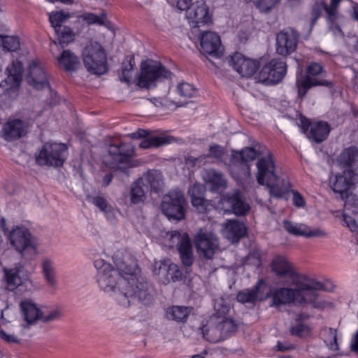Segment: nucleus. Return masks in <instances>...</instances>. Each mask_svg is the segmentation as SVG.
Listing matches in <instances>:
<instances>
[{"instance_id":"obj_26","label":"nucleus","mask_w":358,"mask_h":358,"mask_svg":"<svg viewBox=\"0 0 358 358\" xmlns=\"http://www.w3.org/2000/svg\"><path fill=\"white\" fill-rule=\"evenodd\" d=\"M26 132L27 127L24 122L18 119L8 120L2 128V135L8 141L18 139L24 136Z\"/></svg>"},{"instance_id":"obj_2","label":"nucleus","mask_w":358,"mask_h":358,"mask_svg":"<svg viewBox=\"0 0 358 358\" xmlns=\"http://www.w3.org/2000/svg\"><path fill=\"white\" fill-rule=\"evenodd\" d=\"M295 289L280 287L271 291L268 295L272 301L271 306L279 307L291 303L301 305H310L311 307L322 309L325 307V302L317 294V290L322 288V285L315 280L294 281Z\"/></svg>"},{"instance_id":"obj_46","label":"nucleus","mask_w":358,"mask_h":358,"mask_svg":"<svg viewBox=\"0 0 358 358\" xmlns=\"http://www.w3.org/2000/svg\"><path fill=\"white\" fill-rule=\"evenodd\" d=\"M78 18L79 20L85 22L88 25H105L107 16L105 13H102L100 15H97L92 13H84L79 15Z\"/></svg>"},{"instance_id":"obj_16","label":"nucleus","mask_w":358,"mask_h":358,"mask_svg":"<svg viewBox=\"0 0 358 358\" xmlns=\"http://www.w3.org/2000/svg\"><path fill=\"white\" fill-rule=\"evenodd\" d=\"M197 251L205 257L210 259L218 249V240L211 231L200 229L194 237Z\"/></svg>"},{"instance_id":"obj_51","label":"nucleus","mask_w":358,"mask_h":358,"mask_svg":"<svg viewBox=\"0 0 358 358\" xmlns=\"http://www.w3.org/2000/svg\"><path fill=\"white\" fill-rule=\"evenodd\" d=\"M280 1V0H258L257 7L262 12H268L275 7Z\"/></svg>"},{"instance_id":"obj_41","label":"nucleus","mask_w":358,"mask_h":358,"mask_svg":"<svg viewBox=\"0 0 358 358\" xmlns=\"http://www.w3.org/2000/svg\"><path fill=\"white\" fill-rule=\"evenodd\" d=\"M148 190L145 189L144 185L138 178L131 186L130 199L131 202L134 204L143 202L145 199L146 192Z\"/></svg>"},{"instance_id":"obj_14","label":"nucleus","mask_w":358,"mask_h":358,"mask_svg":"<svg viewBox=\"0 0 358 358\" xmlns=\"http://www.w3.org/2000/svg\"><path fill=\"white\" fill-rule=\"evenodd\" d=\"M186 17L192 27L210 25L213 22L212 14L203 1H198L190 5L186 11Z\"/></svg>"},{"instance_id":"obj_59","label":"nucleus","mask_w":358,"mask_h":358,"mask_svg":"<svg viewBox=\"0 0 358 358\" xmlns=\"http://www.w3.org/2000/svg\"><path fill=\"white\" fill-rule=\"evenodd\" d=\"M0 338L8 343H19V338L15 335L7 334L1 329H0Z\"/></svg>"},{"instance_id":"obj_58","label":"nucleus","mask_w":358,"mask_h":358,"mask_svg":"<svg viewBox=\"0 0 358 358\" xmlns=\"http://www.w3.org/2000/svg\"><path fill=\"white\" fill-rule=\"evenodd\" d=\"M343 221L351 231L355 232L358 230V225L355 220L350 216L347 215L345 213L343 214Z\"/></svg>"},{"instance_id":"obj_13","label":"nucleus","mask_w":358,"mask_h":358,"mask_svg":"<svg viewBox=\"0 0 358 358\" xmlns=\"http://www.w3.org/2000/svg\"><path fill=\"white\" fill-rule=\"evenodd\" d=\"M286 71L285 62L279 59H273L262 68L258 78L260 82L267 85L276 84L282 80Z\"/></svg>"},{"instance_id":"obj_56","label":"nucleus","mask_w":358,"mask_h":358,"mask_svg":"<svg viewBox=\"0 0 358 358\" xmlns=\"http://www.w3.org/2000/svg\"><path fill=\"white\" fill-rule=\"evenodd\" d=\"M340 16L335 20H327L329 23V30L332 32L334 36L336 37H342L343 34L340 28V27L337 24L336 21L338 20Z\"/></svg>"},{"instance_id":"obj_52","label":"nucleus","mask_w":358,"mask_h":358,"mask_svg":"<svg viewBox=\"0 0 358 358\" xmlns=\"http://www.w3.org/2000/svg\"><path fill=\"white\" fill-rule=\"evenodd\" d=\"M61 317V311L58 308L50 310L48 313L42 312L41 320L43 322H49L58 320Z\"/></svg>"},{"instance_id":"obj_63","label":"nucleus","mask_w":358,"mask_h":358,"mask_svg":"<svg viewBox=\"0 0 358 358\" xmlns=\"http://www.w3.org/2000/svg\"><path fill=\"white\" fill-rule=\"evenodd\" d=\"M293 348H294V346L291 344H284L280 341H278L276 345V348L279 351H285V350L292 349Z\"/></svg>"},{"instance_id":"obj_62","label":"nucleus","mask_w":358,"mask_h":358,"mask_svg":"<svg viewBox=\"0 0 358 358\" xmlns=\"http://www.w3.org/2000/svg\"><path fill=\"white\" fill-rule=\"evenodd\" d=\"M351 8L352 10V17L355 20L358 21V3L351 1Z\"/></svg>"},{"instance_id":"obj_19","label":"nucleus","mask_w":358,"mask_h":358,"mask_svg":"<svg viewBox=\"0 0 358 358\" xmlns=\"http://www.w3.org/2000/svg\"><path fill=\"white\" fill-rule=\"evenodd\" d=\"M148 131L139 129L135 132L131 133L128 136L132 139L145 138L141 141L139 147L143 149H150L171 144L175 142L173 136L162 134L148 136Z\"/></svg>"},{"instance_id":"obj_38","label":"nucleus","mask_w":358,"mask_h":358,"mask_svg":"<svg viewBox=\"0 0 358 358\" xmlns=\"http://www.w3.org/2000/svg\"><path fill=\"white\" fill-rule=\"evenodd\" d=\"M57 62L60 67L67 71H75L80 64L78 57L69 50H65L57 58Z\"/></svg>"},{"instance_id":"obj_20","label":"nucleus","mask_w":358,"mask_h":358,"mask_svg":"<svg viewBox=\"0 0 358 358\" xmlns=\"http://www.w3.org/2000/svg\"><path fill=\"white\" fill-rule=\"evenodd\" d=\"M285 230L290 234L305 238H326L328 233L321 228L314 227L303 223H296L288 220L283 221Z\"/></svg>"},{"instance_id":"obj_45","label":"nucleus","mask_w":358,"mask_h":358,"mask_svg":"<svg viewBox=\"0 0 358 358\" xmlns=\"http://www.w3.org/2000/svg\"><path fill=\"white\" fill-rule=\"evenodd\" d=\"M57 36V40L62 46L68 45L75 39V33L73 29L67 26H63L59 28V30L55 31Z\"/></svg>"},{"instance_id":"obj_30","label":"nucleus","mask_w":358,"mask_h":358,"mask_svg":"<svg viewBox=\"0 0 358 358\" xmlns=\"http://www.w3.org/2000/svg\"><path fill=\"white\" fill-rule=\"evenodd\" d=\"M202 178L212 192L222 191L227 187V180L223 174L215 169L205 170Z\"/></svg>"},{"instance_id":"obj_49","label":"nucleus","mask_w":358,"mask_h":358,"mask_svg":"<svg viewBox=\"0 0 358 358\" xmlns=\"http://www.w3.org/2000/svg\"><path fill=\"white\" fill-rule=\"evenodd\" d=\"M183 277V273L178 266L176 264L171 263L169 266V270L168 272V280H166V282H169L170 279L173 282L181 280Z\"/></svg>"},{"instance_id":"obj_18","label":"nucleus","mask_w":358,"mask_h":358,"mask_svg":"<svg viewBox=\"0 0 358 358\" xmlns=\"http://www.w3.org/2000/svg\"><path fill=\"white\" fill-rule=\"evenodd\" d=\"M25 79L27 83L36 90L49 87L47 73L38 59H34L29 63Z\"/></svg>"},{"instance_id":"obj_39","label":"nucleus","mask_w":358,"mask_h":358,"mask_svg":"<svg viewBox=\"0 0 358 358\" xmlns=\"http://www.w3.org/2000/svg\"><path fill=\"white\" fill-rule=\"evenodd\" d=\"M340 165L353 167L358 165V149L350 147L345 149L339 156Z\"/></svg>"},{"instance_id":"obj_17","label":"nucleus","mask_w":358,"mask_h":358,"mask_svg":"<svg viewBox=\"0 0 358 358\" xmlns=\"http://www.w3.org/2000/svg\"><path fill=\"white\" fill-rule=\"evenodd\" d=\"M299 35L295 30L286 28L276 36V52L282 56H287L294 52L297 47Z\"/></svg>"},{"instance_id":"obj_24","label":"nucleus","mask_w":358,"mask_h":358,"mask_svg":"<svg viewBox=\"0 0 358 358\" xmlns=\"http://www.w3.org/2000/svg\"><path fill=\"white\" fill-rule=\"evenodd\" d=\"M41 275L47 287L51 292H55L58 289L59 280L55 262L45 257L41 262Z\"/></svg>"},{"instance_id":"obj_55","label":"nucleus","mask_w":358,"mask_h":358,"mask_svg":"<svg viewBox=\"0 0 358 358\" xmlns=\"http://www.w3.org/2000/svg\"><path fill=\"white\" fill-rule=\"evenodd\" d=\"M209 151L210 155L217 159H222L224 154V148L222 146L217 144L211 145L210 146Z\"/></svg>"},{"instance_id":"obj_64","label":"nucleus","mask_w":358,"mask_h":358,"mask_svg":"<svg viewBox=\"0 0 358 358\" xmlns=\"http://www.w3.org/2000/svg\"><path fill=\"white\" fill-rule=\"evenodd\" d=\"M113 180V175L111 173L106 174L103 178V184L104 186H108Z\"/></svg>"},{"instance_id":"obj_6","label":"nucleus","mask_w":358,"mask_h":358,"mask_svg":"<svg viewBox=\"0 0 358 358\" xmlns=\"http://www.w3.org/2000/svg\"><path fill=\"white\" fill-rule=\"evenodd\" d=\"M82 59L87 71L92 74L101 76L108 71L106 53L98 42L90 41L84 46Z\"/></svg>"},{"instance_id":"obj_40","label":"nucleus","mask_w":358,"mask_h":358,"mask_svg":"<svg viewBox=\"0 0 358 358\" xmlns=\"http://www.w3.org/2000/svg\"><path fill=\"white\" fill-rule=\"evenodd\" d=\"M264 283V280L259 279L252 289H246L239 292L236 296L237 301L242 303L255 302L258 298L259 288Z\"/></svg>"},{"instance_id":"obj_12","label":"nucleus","mask_w":358,"mask_h":358,"mask_svg":"<svg viewBox=\"0 0 358 358\" xmlns=\"http://www.w3.org/2000/svg\"><path fill=\"white\" fill-rule=\"evenodd\" d=\"M271 271L278 277H287L293 281L313 280L305 275L299 273L293 264L283 255H275L271 263Z\"/></svg>"},{"instance_id":"obj_44","label":"nucleus","mask_w":358,"mask_h":358,"mask_svg":"<svg viewBox=\"0 0 358 358\" xmlns=\"http://www.w3.org/2000/svg\"><path fill=\"white\" fill-rule=\"evenodd\" d=\"M135 66L134 58L133 56L127 57V60L123 62L122 66V72L120 75V79L121 81L124 82L127 84L131 83L132 77V71Z\"/></svg>"},{"instance_id":"obj_21","label":"nucleus","mask_w":358,"mask_h":358,"mask_svg":"<svg viewBox=\"0 0 358 358\" xmlns=\"http://www.w3.org/2000/svg\"><path fill=\"white\" fill-rule=\"evenodd\" d=\"M300 124L303 133H306L310 128L308 136L315 143H321L324 141L330 131L329 125L326 122L319 121L310 123L308 119L301 117Z\"/></svg>"},{"instance_id":"obj_37","label":"nucleus","mask_w":358,"mask_h":358,"mask_svg":"<svg viewBox=\"0 0 358 358\" xmlns=\"http://www.w3.org/2000/svg\"><path fill=\"white\" fill-rule=\"evenodd\" d=\"M191 313V308L186 306H172L166 308L165 317L177 322H184Z\"/></svg>"},{"instance_id":"obj_22","label":"nucleus","mask_w":358,"mask_h":358,"mask_svg":"<svg viewBox=\"0 0 358 358\" xmlns=\"http://www.w3.org/2000/svg\"><path fill=\"white\" fill-rule=\"evenodd\" d=\"M230 65L243 77H250L259 68V64L255 59L236 52L231 56Z\"/></svg>"},{"instance_id":"obj_34","label":"nucleus","mask_w":358,"mask_h":358,"mask_svg":"<svg viewBox=\"0 0 358 358\" xmlns=\"http://www.w3.org/2000/svg\"><path fill=\"white\" fill-rule=\"evenodd\" d=\"M309 316L306 314H300L298 315L295 322L290 327V333L292 335L300 338H306L311 335L313 327L307 322Z\"/></svg>"},{"instance_id":"obj_7","label":"nucleus","mask_w":358,"mask_h":358,"mask_svg":"<svg viewBox=\"0 0 358 358\" xmlns=\"http://www.w3.org/2000/svg\"><path fill=\"white\" fill-rule=\"evenodd\" d=\"M68 153L65 143L47 142L36 152V162L40 166L61 167L66 160Z\"/></svg>"},{"instance_id":"obj_29","label":"nucleus","mask_w":358,"mask_h":358,"mask_svg":"<svg viewBox=\"0 0 358 358\" xmlns=\"http://www.w3.org/2000/svg\"><path fill=\"white\" fill-rule=\"evenodd\" d=\"M22 268H23L22 266H19L12 268L3 269L4 279L7 285V288L9 290L13 291L24 284H31V282L28 278H22L20 276Z\"/></svg>"},{"instance_id":"obj_57","label":"nucleus","mask_w":358,"mask_h":358,"mask_svg":"<svg viewBox=\"0 0 358 358\" xmlns=\"http://www.w3.org/2000/svg\"><path fill=\"white\" fill-rule=\"evenodd\" d=\"M13 317V312L8 307L3 310H0V325L10 322Z\"/></svg>"},{"instance_id":"obj_54","label":"nucleus","mask_w":358,"mask_h":358,"mask_svg":"<svg viewBox=\"0 0 358 358\" xmlns=\"http://www.w3.org/2000/svg\"><path fill=\"white\" fill-rule=\"evenodd\" d=\"M206 157L200 156L195 157L193 156H187L185 158V164L189 166H200L205 163Z\"/></svg>"},{"instance_id":"obj_27","label":"nucleus","mask_w":358,"mask_h":358,"mask_svg":"<svg viewBox=\"0 0 358 358\" xmlns=\"http://www.w3.org/2000/svg\"><path fill=\"white\" fill-rule=\"evenodd\" d=\"M222 232L226 238L234 243L246 234L247 228L243 222L230 220L223 224Z\"/></svg>"},{"instance_id":"obj_32","label":"nucleus","mask_w":358,"mask_h":358,"mask_svg":"<svg viewBox=\"0 0 358 358\" xmlns=\"http://www.w3.org/2000/svg\"><path fill=\"white\" fill-rule=\"evenodd\" d=\"M20 306L22 316L28 324H32L36 321L41 320L42 311L31 300H22L20 303Z\"/></svg>"},{"instance_id":"obj_43","label":"nucleus","mask_w":358,"mask_h":358,"mask_svg":"<svg viewBox=\"0 0 358 358\" xmlns=\"http://www.w3.org/2000/svg\"><path fill=\"white\" fill-rule=\"evenodd\" d=\"M49 21L51 26L54 28L55 31L59 30L62 27V24L65 22L70 17L71 15L69 12L64 11H52L48 13Z\"/></svg>"},{"instance_id":"obj_3","label":"nucleus","mask_w":358,"mask_h":358,"mask_svg":"<svg viewBox=\"0 0 358 358\" xmlns=\"http://www.w3.org/2000/svg\"><path fill=\"white\" fill-rule=\"evenodd\" d=\"M204 192L205 187L200 183L194 184L188 190L192 203L199 213H208L215 208L220 213H233L236 215H244L249 211L250 206L243 201V194L239 190L223 195L215 205L204 199Z\"/></svg>"},{"instance_id":"obj_47","label":"nucleus","mask_w":358,"mask_h":358,"mask_svg":"<svg viewBox=\"0 0 358 358\" xmlns=\"http://www.w3.org/2000/svg\"><path fill=\"white\" fill-rule=\"evenodd\" d=\"M171 262L170 260L155 261L152 264V273L156 275H161L164 280H168V272Z\"/></svg>"},{"instance_id":"obj_4","label":"nucleus","mask_w":358,"mask_h":358,"mask_svg":"<svg viewBox=\"0 0 358 358\" xmlns=\"http://www.w3.org/2000/svg\"><path fill=\"white\" fill-rule=\"evenodd\" d=\"M215 313L203 325V336L209 342L217 343L232 336L238 329V323L229 315V306L223 299H217L214 303Z\"/></svg>"},{"instance_id":"obj_48","label":"nucleus","mask_w":358,"mask_h":358,"mask_svg":"<svg viewBox=\"0 0 358 358\" xmlns=\"http://www.w3.org/2000/svg\"><path fill=\"white\" fill-rule=\"evenodd\" d=\"M178 93L180 96L189 98L192 97L196 94V89L194 87L187 83H182L178 85Z\"/></svg>"},{"instance_id":"obj_28","label":"nucleus","mask_w":358,"mask_h":358,"mask_svg":"<svg viewBox=\"0 0 358 358\" xmlns=\"http://www.w3.org/2000/svg\"><path fill=\"white\" fill-rule=\"evenodd\" d=\"M6 71L8 72L7 78L1 83V86H3V83L9 85L8 89L15 90L17 88L22 79L23 65L19 62H13L8 66Z\"/></svg>"},{"instance_id":"obj_60","label":"nucleus","mask_w":358,"mask_h":358,"mask_svg":"<svg viewBox=\"0 0 358 358\" xmlns=\"http://www.w3.org/2000/svg\"><path fill=\"white\" fill-rule=\"evenodd\" d=\"M192 1L187 0H178L177 1V7L180 10H187V8L190 6L189 4Z\"/></svg>"},{"instance_id":"obj_53","label":"nucleus","mask_w":358,"mask_h":358,"mask_svg":"<svg viewBox=\"0 0 358 358\" xmlns=\"http://www.w3.org/2000/svg\"><path fill=\"white\" fill-rule=\"evenodd\" d=\"M292 203L298 208H304L306 205V201L304 197L297 191L292 190Z\"/></svg>"},{"instance_id":"obj_23","label":"nucleus","mask_w":358,"mask_h":358,"mask_svg":"<svg viewBox=\"0 0 358 358\" xmlns=\"http://www.w3.org/2000/svg\"><path fill=\"white\" fill-rule=\"evenodd\" d=\"M357 183L358 175L352 169H348L335 176L331 188L334 192L340 194L343 198L344 194Z\"/></svg>"},{"instance_id":"obj_9","label":"nucleus","mask_w":358,"mask_h":358,"mask_svg":"<svg viewBox=\"0 0 358 358\" xmlns=\"http://www.w3.org/2000/svg\"><path fill=\"white\" fill-rule=\"evenodd\" d=\"M186 201L182 192L178 189L170 191L162 202V210L169 219L181 220L185 217Z\"/></svg>"},{"instance_id":"obj_33","label":"nucleus","mask_w":358,"mask_h":358,"mask_svg":"<svg viewBox=\"0 0 358 358\" xmlns=\"http://www.w3.org/2000/svg\"><path fill=\"white\" fill-rule=\"evenodd\" d=\"M262 149L261 150L257 151L255 148H245L241 151L233 154L232 155L234 159H241V164L245 166L244 175L250 181L252 180V176L250 168L247 163L254 160L257 157L262 156Z\"/></svg>"},{"instance_id":"obj_5","label":"nucleus","mask_w":358,"mask_h":358,"mask_svg":"<svg viewBox=\"0 0 358 358\" xmlns=\"http://www.w3.org/2000/svg\"><path fill=\"white\" fill-rule=\"evenodd\" d=\"M262 154L256 163L257 182L266 186L271 196L281 198L289 192V181L286 176L277 174L275 162L271 151L264 147Z\"/></svg>"},{"instance_id":"obj_1","label":"nucleus","mask_w":358,"mask_h":358,"mask_svg":"<svg viewBox=\"0 0 358 358\" xmlns=\"http://www.w3.org/2000/svg\"><path fill=\"white\" fill-rule=\"evenodd\" d=\"M113 260L116 269L102 259L94 262L96 280L101 289L113 294L124 307L135 301L149 303L152 299L150 285L138 276V268L134 258L125 250H119L113 254Z\"/></svg>"},{"instance_id":"obj_15","label":"nucleus","mask_w":358,"mask_h":358,"mask_svg":"<svg viewBox=\"0 0 358 358\" xmlns=\"http://www.w3.org/2000/svg\"><path fill=\"white\" fill-rule=\"evenodd\" d=\"M133 153L134 150L130 144L126 143L118 145L110 144L105 162L110 168L116 169L119 164L128 162Z\"/></svg>"},{"instance_id":"obj_25","label":"nucleus","mask_w":358,"mask_h":358,"mask_svg":"<svg viewBox=\"0 0 358 358\" xmlns=\"http://www.w3.org/2000/svg\"><path fill=\"white\" fill-rule=\"evenodd\" d=\"M200 45L202 51L208 55H217L221 48V40L217 34L213 31L201 33Z\"/></svg>"},{"instance_id":"obj_36","label":"nucleus","mask_w":358,"mask_h":358,"mask_svg":"<svg viewBox=\"0 0 358 358\" xmlns=\"http://www.w3.org/2000/svg\"><path fill=\"white\" fill-rule=\"evenodd\" d=\"M8 31L4 24L0 25V48L6 52L16 51L20 48V39L17 36L4 35Z\"/></svg>"},{"instance_id":"obj_10","label":"nucleus","mask_w":358,"mask_h":358,"mask_svg":"<svg viewBox=\"0 0 358 358\" xmlns=\"http://www.w3.org/2000/svg\"><path fill=\"white\" fill-rule=\"evenodd\" d=\"M322 66L316 62L310 64L307 69V74L296 78V85L298 90V96L303 98L309 89L317 85L331 86V83L322 80L318 76L323 75Z\"/></svg>"},{"instance_id":"obj_31","label":"nucleus","mask_w":358,"mask_h":358,"mask_svg":"<svg viewBox=\"0 0 358 358\" xmlns=\"http://www.w3.org/2000/svg\"><path fill=\"white\" fill-rule=\"evenodd\" d=\"M139 179L147 190L150 189L157 192L162 189L164 185L162 174L157 170L148 171L143 173Z\"/></svg>"},{"instance_id":"obj_8","label":"nucleus","mask_w":358,"mask_h":358,"mask_svg":"<svg viewBox=\"0 0 358 358\" xmlns=\"http://www.w3.org/2000/svg\"><path fill=\"white\" fill-rule=\"evenodd\" d=\"M172 73L160 62L148 60L141 64V71L138 77L137 85L141 88L150 89L157 83L164 80H170Z\"/></svg>"},{"instance_id":"obj_35","label":"nucleus","mask_w":358,"mask_h":358,"mask_svg":"<svg viewBox=\"0 0 358 358\" xmlns=\"http://www.w3.org/2000/svg\"><path fill=\"white\" fill-rule=\"evenodd\" d=\"M87 199L104 213L108 220L113 222L115 220L117 210L107 202L104 197L99 195L94 196L87 195Z\"/></svg>"},{"instance_id":"obj_11","label":"nucleus","mask_w":358,"mask_h":358,"mask_svg":"<svg viewBox=\"0 0 358 358\" xmlns=\"http://www.w3.org/2000/svg\"><path fill=\"white\" fill-rule=\"evenodd\" d=\"M170 248L176 246L182 264L189 266L194 261L192 245L189 235L186 232L173 231L167 234Z\"/></svg>"},{"instance_id":"obj_50","label":"nucleus","mask_w":358,"mask_h":358,"mask_svg":"<svg viewBox=\"0 0 358 358\" xmlns=\"http://www.w3.org/2000/svg\"><path fill=\"white\" fill-rule=\"evenodd\" d=\"M245 264L253 266L256 268H259L262 266L259 253L257 251L250 252L245 260Z\"/></svg>"},{"instance_id":"obj_42","label":"nucleus","mask_w":358,"mask_h":358,"mask_svg":"<svg viewBox=\"0 0 358 358\" xmlns=\"http://www.w3.org/2000/svg\"><path fill=\"white\" fill-rule=\"evenodd\" d=\"M321 336L330 350L334 352L338 350V337L335 329L327 327L322 329Z\"/></svg>"},{"instance_id":"obj_61","label":"nucleus","mask_w":358,"mask_h":358,"mask_svg":"<svg viewBox=\"0 0 358 358\" xmlns=\"http://www.w3.org/2000/svg\"><path fill=\"white\" fill-rule=\"evenodd\" d=\"M350 347L352 351L356 352L358 354V331L352 338Z\"/></svg>"}]
</instances>
